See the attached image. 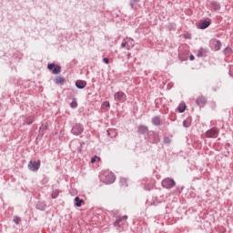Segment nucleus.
Here are the masks:
<instances>
[{
  "instance_id": "nucleus-12",
  "label": "nucleus",
  "mask_w": 233,
  "mask_h": 233,
  "mask_svg": "<svg viewBox=\"0 0 233 233\" xmlns=\"http://www.w3.org/2000/svg\"><path fill=\"white\" fill-rule=\"evenodd\" d=\"M148 127L145 126V125H140L137 127V134H139L140 136H145V134H148Z\"/></svg>"
},
{
  "instance_id": "nucleus-22",
  "label": "nucleus",
  "mask_w": 233,
  "mask_h": 233,
  "mask_svg": "<svg viewBox=\"0 0 233 233\" xmlns=\"http://www.w3.org/2000/svg\"><path fill=\"white\" fill-rule=\"evenodd\" d=\"M192 125V119L187 118L183 121V127L184 128H188Z\"/></svg>"
},
{
  "instance_id": "nucleus-32",
  "label": "nucleus",
  "mask_w": 233,
  "mask_h": 233,
  "mask_svg": "<svg viewBox=\"0 0 233 233\" xmlns=\"http://www.w3.org/2000/svg\"><path fill=\"white\" fill-rule=\"evenodd\" d=\"M127 39H124V41L121 43V48H127Z\"/></svg>"
},
{
  "instance_id": "nucleus-36",
  "label": "nucleus",
  "mask_w": 233,
  "mask_h": 233,
  "mask_svg": "<svg viewBox=\"0 0 233 233\" xmlns=\"http://www.w3.org/2000/svg\"><path fill=\"white\" fill-rule=\"evenodd\" d=\"M159 201L156 200V201H153L152 205H154L155 207H157L159 205Z\"/></svg>"
},
{
  "instance_id": "nucleus-9",
  "label": "nucleus",
  "mask_w": 233,
  "mask_h": 233,
  "mask_svg": "<svg viewBox=\"0 0 233 233\" xmlns=\"http://www.w3.org/2000/svg\"><path fill=\"white\" fill-rule=\"evenodd\" d=\"M114 181H116V175H114V173L106 174L105 180H104L106 185H112V183H114Z\"/></svg>"
},
{
  "instance_id": "nucleus-31",
  "label": "nucleus",
  "mask_w": 233,
  "mask_h": 233,
  "mask_svg": "<svg viewBox=\"0 0 233 233\" xmlns=\"http://www.w3.org/2000/svg\"><path fill=\"white\" fill-rule=\"evenodd\" d=\"M13 221H14V223H15V225H19V223H21V218L15 216V217H14Z\"/></svg>"
},
{
  "instance_id": "nucleus-16",
  "label": "nucleus",
  "mask_w": 233,
  "mask_h": 233,
  "mask_svg": "<svg viewBox=\"0 0 233 233\" xmlns=\"http://www.w3.org/2000/svg\"><path fill=\"white\" fill-rule=\"evenodd\" d=\"M76 88H78L79 90H83V88H85L86 86V81L84 80H76Z\"/></svg>"
},
{
  "instance_id": "nucleus-30",
  "label": "nucleus",
  "mask_w": 233,
  "mask_h": 233,
  "mask_svg": "<svg viewBox=\"0 0 233 233\" xmlns=\"http://www.w3.org/2000/svg\"><path fill=\"white\" fill-rule=\"evenodd\" d=\"M171 142L172 140L168 137H165L163 139V143H165V145H170Z\"/></svg>"
},
{
  "instance_id": "nucleus-1",
  "label": "nucleus",
  "mask_w": 233,
  "mask_h": 233,
  "mask_svg": "<svg viewBox=\"0 0 233 233\" xmlns=\"http://www.w3.org/2000/svg\"><path fill=\"white\" fill-rule=\"evenodd\" d=\"M127 219H128V216H118L116 217V221L113 223V227L116 228L117 232H123L125 230V227H127Z\"/></svg>"
},
{
  "instance_id": "nucleus-38",
  "label": "nucleus",
  "mask_w": 233,
  "mask_h": 233,
  "mask_svg": "<svg viewBox=\"0 0 233 233\" xmlns=\"http://www.w3.org/2000/svg\"><path fill=\"white\" fill-rule=\"evenodd\" d=\"M195 59H196V57L194 56V55L189 56V60L190 61H194Z\"/></svg>"
},
{
  "instance_id": "nucleus-4",
  "label": "nucleus",
  "mask_w": 233,
  "mask_h": 233,
  "mask_svg": "<svg viewBox=\"0 0 233 233\" xmlns=\"http://www.w3.org/2000/svg\"><path fill=\"white\" fill-rule=\"evenodd\" d=\"M162 187L163 188H167V190H170L171 188H174V187H176V180L170 177L164 178L162 180Z\"/></svg>"
},
{
  "instance_id": "nucleus-41",
  "label": "nucleus",
  "mask_w": 233,
  "mask_h": 233,
  "mask_svg": "<svg viewBox=\"0 0 233 233\" xmlns=\"http://www.w3.org/2000/svg\"><path fill=\"white\" fill-rule=\"evenodd\" d=\"M106 132H107V136H110V131L107 130Z\"/></svg>"
},
{
  "instance_id": "nucleus-28",
  "label": "nucleus",
  "mask_w": 233,
  "mask_h": 233,
  "mask_svg": "<svg viewBox=\"0 0 233 233\" xmlns=\"http://www.w3.org/2000/svg\"><path fill=\"white\" fill-rule=\"evenodd\" d=\"M52 199H57L59 198V191L56 190L51 194Z\"/></svg>"
},
{
  "instance_id": "nucleus-6",
  "label": "nucleus",
  "mask_w": 233,
  "mask_h": 233,
  "mask_svg": "<svg viewBox=\"0 0 233 233\" xmlns=\"http://www.w3.org/2000/svg\"><path fill=\"white\" fill-rule=\"evenodd\" d=\"M28 168L31 170V172H37V170L41 168V160L29 161Z\"/></svg>"
},
{
  "instance_id": "nucleus-8",
  "label": "nucleus",
  "mask_w": 233,
  "mask_h": 233,
  "mask_svg": "<svg viewBox=\"0 0 233 233\" xmlns=\"http://www.w3.org/2000/svg\"><path fill=\"white\" fill-rule=\"evenodd\" d=\"M210 45L211 50H213L214 52H219V50H221V41L218 39H213L210 41Z\"/></svg>"
},
{
  "instance_id": "nucleus-26",
  "label": "nucleus",
  "mask_w": 233,
  "mask_h": 233,
  "mask_svg": "<svg viewBox=\"0 0 233 233\" xmlns=\"http://www.w3.org/2000/svg\"><path fill=\"white\" fill-rule=\"evenodd\" d=\"M224 55L225 56H227L228 57V56H231L232 55V48H230V47H226L225 49H224Z\"/></svg>"
},
{
  "instance_id": "nucleus-3",
  "label": "nucleus",
  "mask_w": 233,
  "mask_h": 233,
  "mask_svg": "<svg viewBox=\"0 0 233 233\" xmlns=\"http://www.w3.org/2000/svg\"><path fill=\"white\" fill-rule=\"evenodd\" d=\"M218 136H219V128L216 127L208 129L205 133V137H207L208 139H216Z\"/></svg>"
},
{
  "instance_id": "nucleus-5",
  "label": "nucleus",
  "mask_w": 233,
  "mask_h": 233,
  "mask_svg": "<svg viewBox=\"0 0 233 233\" xmlns=\"http://www.w3.org/2000/svg\"><path fill=\"white\" fill-rule=\"evenodd\" d=\"M85 131V127H83V124H76L72 129H71V133L74 136H81V134H83V132Z\"/></svg>"
},
{
  "instance_id": "nucleus-27",
  "label": "nucleus",
  "mask_w": 233,
  "mask_h": 233,
  "mask_svg": "<svg viewBox=\"0 0 233 233\" xmlns=\"http://www.w3.org/2000/svg\"><path fill=\"white\" fill-rule=\"evenodd\" d=\"M71 108H76L77 106V99L73 98L72 102L70 103Z\"/></svg>"
},
{
  "instance_id": "nucleus-24",
  "label": "nucleus",
  "mask_w": 233,
  "mask_h": 233,
  "mask_svg": "<svg viewBox=\"0 0 233 233\" xmlns=\"http://www.w3.org/2000/svg\"><path fill=\"white\" fill-rule=\"evenodd\" d=\"M210 6L211 8H213V10L218 11L221 9V6L218 4V2H211L210 3Z\"/></svg>"
},
{
  "instance_id": "nucleus-23",
  "label": "nucleus",
  "mask_w": 233,
  "mask_h": 233,
  "mask_svg": "<svg viewBox=\"0 0 233 233\" xmlns=\"http://www.w3.org/2000/svg\"><path fill=\"white\" fill-rule=\"evenodd\" d=\"M177 110L179 114H183V112L187 110V105L185 103L179 104V106H177Z\"/></svg>"
},
{
  "instance_id": "nucleus-34",
  "label": "nucleus",
  "mask_w": 233,
  "mask_h": 233,
  "mask_svg": "<svg viewBox=\"0 0 233 233\" xmlns=\"http://www.w3.org/2000/svg\"><path fill=\"white\" fill-rule=\"evenodd\" d=\"M103 106H105L106 108H110V102H104Z\"/></svg>"
},
{
  "instance_id": "nucleus-18",
  "label": "nucleus",
  "mask_w": 233,
  "mask_h": 233,
  "mask_svg": "<svg viewBox=\"0 0 233 233\" xmlns=\"http://www.w3.org/2000/svg\"><path fill=\"white\" fill-rule=\"evenodd\" d=\"M56 85H65L66 83V79L62 76H56L55 80Z\"/></svg>"
},
{
  "instance_id": "nucleus-29",
  "label": "nucleus",
  "mask_w": 233,
  "mask_h": 233,
  "mask_svg": "<svg viewBox=\"0 0 233 233\" xmlns=\"http://www.w3.org/2000/svg\"><path fill=\"white\" fill-rule=\"evenodd\" d=\"M34 123V116H28L25 120L26 125H32Z\"/></svg>"
},
{
  "instance_id": "nucleus-11",
  "label": "nucleus",
  "mask_w": 233,
  "mask_h": 233,
  "mask_svg": "<svg viewBox=\"0 0 233 233\" xmlns=\"http://www.w3.org/2000/svg\"><path fill=\"white\" fill-rule=\"evenodd\" d=\"M210 25H212V21H210V20H202L198 24V28L200 30H205L207 28H208V26H210Z\"/></svg>"
},
{
  "instance_id": "nucleus-19",
  "label": "nucleus",
  "mask_w": 233,
  "mask_h": 233,
  "mask_svg": "<svg viewBox=\"0 0 233 233\" xmlns=\"http://www.w3.org/2000/svg\"><path fill=\"white\" fill-rule=\"evenodd\" d=\"M83 203H85V200L81 199L79 197L75 198V206L77 208L83 207Z\"/></svg>"
},
{
  "instance_id": "nucleus-13",
  "label": "nucleus",
  "mask_w": 233,
  "mask_h": 233,
  "mask_svg": "<svg viewBox=\"0 0 233 233\" xmlns=\"http://www.w3.org/2000/svg\"><path fill=\"white\" fill-rule=\"evenodd\" d=\"M115 101H116L117 103H121V101H123V99H125L126 95L123 91H118L115 94Z\"/></svg>"
},
{
  "instance_id": "nucleus-35",
  "label": "nucleus",
  "mask_w": 233,
  "mask_h": 233,
  "mask_svg": "<svg viewBox=\"0 0 233 233\" xmlns=\"http://www.w3.org/2000/svg\"><path fill=\"white\" fill-rule=\"evenodd\" d=\"M127 184V179L126 178H121L120 179V185H126Z\"/></svg>"
},
{
  "instance_id": "nucleus-10",
  "label": "nucleus",
  "mask_w": 233,
  "mask_h": 233,
  "mask_svg": "<svg viewBox=\"0 0 233 233\" xmlns=\"http://www.w3.org/2000/svg\"><path fill=\"white\" fill-rule=\"evenodd\" d=\"M207 98L204 96H200L196 99V105L199 106V108H205L207 105Z\"/></svg>"
},
{
  "instance_id": "nucleus-15",
  "label": "nucleus",
  "mask_w": 233,
  "mask_h": 233,
  "mask_svg": "<svg viewBox=\"0 0 233 233\" xmlns=\"http://www.w3.org/2000/svg\"><path fill=\"white\" fill-rule=\"evenodd\" d=\"M151 123L154 125V127H161V117L159 116H153Z\"/></svg>"
},
{
  "instance_id": "nucleus-37",
  "label": "nucleus",
  "mask_w": 233,
  "mask_h": 233,
  "mask_svg": "<svg viewBox=\"0 0 233 233\" xmlns=\"http://www.w3.org/2000/svg\"><path fill=\"white\" fill-rule=\"evenodd\" d=\"M96 160H97V157H93L91 158V163H96Z\"/></svg>"
},
{
  "instance_id": "nucleus-14",
  "label": "nucleus",
  "mask_w": 233,
  "mask_h": 233,
  "mask_svg": "<svg viewBox=\"0 0 233 233\" xmlns=\"http://www.w3.org/2000/svg\"><path fill=\"white\" fill-rule=\"evenodd\" d=\"M126 42L127 43V50H131L132 48H134L136 46V42L134 41L133 38L127 37Z\"/></svg>"
},
{
  "instance_id": "nucleus-40",
  "label": "nucleus",
  "mask_w": 233,
  "mask_h": 233,
  "mask_svg": "<svg viewBox=\"0 0 233 233\" xmlns=\"http://www.w3.org/2000/svg\"><path fill=\"white\" fill-rule=\"evenodd\" d=\"M229 76L233 77V68L229 69Z\"/></svg>"
},
{
  "instance_id": "nucleus-20",
  "label": "nucleus",
  "mask_w": 233,
  "mask_h": 233,
  "mask_svg": "<svg viewBox=\"0 0 233 233\" xmlns=\"http://www.w3.org/2000/svg\"><path fill=\"white\" fill-rule=\"evenodd\" d=\"M47 126L46 125H43L39 127V134L38 136L40 137H43V136H45V132L46 131Z\"/></svg>"
},
{
  "instance_id": "nucleus-7",
  "label": "nucleus",
  "mask_w": 233,
  "mask_h": 233,
  "mask_svg": "<svg viewBox=\"0 0 233 233\" xmlns=\"http://www.w3.org/2000/svg\"><path fill=\"white\" fill-rule=\"evenodd\" d=\"M47 68L52 72L54 75L61 74V66L56 65L55 63H51L47 65Z\"/></svg>"
},
{
  "instance_id": "nucleus-33",
  "label": "nucleus",
  "mask_w": 233,
  "mask_h": 233,
  "mask_svg": "<svg viewBox=\"0 0 233 233\" xmlns=\"http://www.w3.org/2000/svg\"><path fill=\"white\" fill-rule=\"evenodd\" d=\"M103 63H105L106 65H109L110 64V59L104 57L103 58Z\"/></svg>"
},
{
  "instance_id": "nucleus-25",
  "label": "nucleus",
  "mask_w": 233,
  "mask_h": 233,
  "mask_svg": "<svg viewBox=\"0 0 233 233\" xmlns=\"http://www.w3.org/2000/svg\"><path fill=\"white\" fill-rule=\"evenodd\" d=\"M205 54H207V49L200 48V49H198L197 56H198V57H203V56H207Z\"/></svg>"
},
{
  "instance_id": "nucleus-2",
  "label": "nucleus",
  "mask_w": 233,
  "mask_h": 233,
  "mask_svg": "<svg viewBox=\"0 0 233 233\" xmlns=\"http://www.w3.org/2000/svg\"><path fill=\"white\" fill-rule=\"evenodd\" d=\"M147 141L152 145H157V143L161 141V137H159V133L156 131H149L147 133Z\"/></svg>"
},
{
  "instance_id": "nucleus-21",
  "label": "nucleus",
  "mask_w": 233,
  "mask_h": 233,
  "mask_svg": "<svg viewBox=\"0 0 233 233\" xmlns=\"http://www.w3.org/2000/svg\"><path fill=\"white\" fill-rule=\"evenodd\" d=\"M140 0H130V6L132 10H136L137 8V5H139Z\"/></svg>"
},
{
  "instance_id": "nucleus-17",
  "label": "nucleus",
  "mask_w": 233,
  "mask_h": 233,
  "mask_svg": "<svg viewBox=\"0 0 233 233\" xmlns=\"http://www.w3.org/2000/svg\"><path fill=\"white\" fill-rule=\"evenodd\" d=\"M35 208L37 210H41V211L46 210V203L38 201L35 204Z\"/></svg>"
},
{
  "instance_id": "nucleus-39",
  "label": "nucleus",
  "mask_w": 233,
  "mask_h": 233,
  "mask_svg": "<svg viewBox=\"0 0 233 233\" xmlns=\"http://www.w3.org/2000/svg\"><path fill=\"white\" fill-rule=\"evenodd\" d=\"M76 150H77V152H79V153L81 154V152H82L81 145H80L79 147H76Z\"/></svg>"
}]
</instances>
